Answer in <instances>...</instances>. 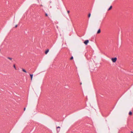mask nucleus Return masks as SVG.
I'll return each instance as SVG.
<instances>
[{
  "label": "nucleus",
  "instance_id": "obj_12",
  "mask_svg": "<svg viewBox=\"0 0 133 133\" xmlns=\"http://www.w3.org/2000/svg\"><path fill=\"white\" fill-rule=\"evenodd\" d=\"M73 58V56H72L71 57V58H70V59L71 60V59H72Z\"/></svg>",
  "mask_w": 133,
  "mask_h": 133
},
{
  "label": "nucleus",
  "instance_id": "obj_4",
  "mask_svg": "<svg viewBox=\"0 0 133 133\" xmlns=\"http://www.w3.org/2000/svg\"><path fill=\"white\" fill-rule=\"evenodd\" d=\"M49 49H48L46 51H45V53L46 54L47 53L49 52Z\"/></svg>",
  "mask_w": 133,
  "mask_h": 133
},
{
  "label": "nucleus",
  "instance_id": "obj_13",
  "mask_svg": "<svg viewBox=\"0 0 133 133\" xmlns=\"http://www.w3.org/2000/svg\"><path fill=\"white\" fill-rule=\"evenodd\" d=\"M59 130H60L59 129H57V131H58L59 132Z\"/></svg>",
  "mask_w": 133,
  "mask_h": 133
},
{
  "label": "nucleus",
  "instance_id": "obj_14",
  "mask_svg": "<svg viewBox=\"0 0 133 133\" xmlns=\"http://www.w3.org/2000/svg\"><path fill=\"white\" fill-rule=\"evenodd\" d=\"M57 129H60V127H57Z\"/></svg>",
  "mask_w": 133,
  "mask_h": 133
},
{
  "label": "nucleus",
  "instance_id": "obj_7",
  "mask_svg": "<svg viewBox=\"0 0 133 133\" xmlns=\"http://www.w3.org/2000/svg\"><path fill=\"white\" fill-rule=\"evenodd\" d=\"M129 115H132V112L131 111H130L129 112Z\"/></svg>",
  "mask_w": 133,
  "mask_h": 133
},
{
  "label": "nucleus",
  "instance_id": "obj_1",
  "mask_svg": "<svg viewBox=\"0 0 133 133\" xmlns=\"http://www.w3.org/2000/svg\"><path fill=\"white\" fill-rule=\"evenodd\" d=\"M117 58L116 57L112 58H111V60L114 63L117 60Z\"/></svg>",
  "mask_w": 133,
  "mask_h": 133
},
{
  "label": "nucleus",
  "instance_id": "obj_16",
  "mask_svg": "<svg viewBox=\"0 0 133 133\" xmlns=\"http://www.w3.org/2000/svg\"><path fill=\"white\" fill-rule=\"evenodd\" d=\"M67 12H68V13L69 14L70 12V11H68Z\"/></svg>",
  "mask_w": 133,
  "mask_h": 133
},
{
  "label": "nucleus",
  "instance_id": "obj_15",
  "mask_svg": "<svg viewBox=\"0 0 133 133\" xmlns=\"http://www.w3.org/2000/svg\"><path fill=\"white\" fill-rule=\"evenodd\" d=\"M45 16H48V14H47L46 13V14H45Z\"/></svg>",
  "mask_w": 133,
  "mask_h": 133
},
{
  "label": "nucleus",
  "instance_id": "obj_3",
  "mask_svg": "<svg viewBox=\"0 0 133 133\" xmlns=\"http://www.w3.org/2000/svg\"><path fill=\"white\" fill-rule=\"evenodd\" d=\"M30 77H31V80H32V77H33V74H30Z\"/></svg>",
  "mask_w": 133,
  "mask_h": 133
},
{
  "label": "nucleus",
  "instance_id": "obj_18",
  "mask_svg": "<svg viewBox=\"0 0 133 133\" xmlns=\"http://www.w3.org/2000/svg\"><path fill=\"white\" fill-rule=\"evenodd\" d=\"M24 111H25V108H24Z\"/></svg>",
  "mask_w": 133,
  "mask_h": 133
},
{
  "label": "nucleus",
  "instance_id": "obj_5",
  "mask_svg": "<svg viewBox=\"0 0 133 133\" xmlns=\"http://www.w3.org/2000/svg\"><path fill=\"white\" fill-rule=\"evenodd\" d=\"M22 70L25 73H26L27 72L26 70L24 69H22Z\"/></svg>",
  "mask_w": 133,
  "mask_h": 133
},
{
  "label": "nucleus",
  "instance_id": "obj_11",
  "mask_svg": "<svg viewBox=\"0 0 133 133\" xmlns=\"http://www.w3.org/2000/svg\"><path fill=\"white\" fill-rule=\"evenodd\" d=\"M90 16H91V14L90 13H89V15H88V17L89 18L90 17Z\"/></svg>",
  "mask_w": 133,
  "mask_h": 133
},
{
  "label": "nucleus",
  "instance_id": "obj_10",
  "mask_svg": "<svg viewBox=\"0 0 133 133\" xmlns=\"http://www.w3.org/2000/svg\"><path fill=\"white\" fill-rule=\"evenodd\" d=\"M7 58L8 59H9L10 60H11L12 59V58H10V57H8Z\"/></svg>",
  "mask_w": 133,
  "mask_h": 133
},
{
  "label": "nucleus",
  "instance_id": "obj_9",
  "mask_svg": "<svg viewBox=\"0 0 133 133\" xmlns=\"http://www.w3.org/2000/svg\"><path fill=\"white\" fill-rule=\"evenodd\" d=\"M13 66H14V68L15 69V70H16V67L15 66V64H14V65H13Z\"/></svg>",
  "mask_w": 133,
  "mask_h": 133
},
{
  "label": "nucleus",
  "instance_id": "obj_19",
  "mask_svg": "<svg viewBox=\"0 0 133 133\" xmlns=\"http://www.w3.org/2000/svg\"><path fill=\"white\" fill-rule=\"evenodd\" d=\"M131 133H133V132H132V131H131Z\"/></svg>",
  "mask_w": 133,
  "mask_h": 133
},
{
  "label": "nucleus",
  "instance_id": "obj_17",
  "mask_svg": "<svg viewBox=\"0 0 133 133\" xmlns=\"http://www.w3.org/2000/svg\"><path fill=\"white\" fill-rule=\"evenodd\" d=\"M17 25H15V28H16V27H17Z\"/></svg>",
  "mask_w": 133,
  "mask_h": 133
},
{
  "label": "nucleus",
  "instance_id": "obj_2",
  "mask_svg": "<svg viewBox=\"0 0 133 133\" xmlns=\"http://www.w3.org/2000/svg\"><path fill=\"white\" fill-rule=\"evenodd\" d=\"M89 41L88 40H85L84 42V43L86 45H87V44L88 43Z\"/></svg>",
  "mask_w": 133,
  "mask_h": 133
},
{
  "label": "nucleus",
  "instance_id": "obj_6",
  "mask_svg": "<svg viewBox=\"0 0 133 133\" xmlns=\"http://www.w3.org/2000/svg\"><path fill=\"white\" fill-rule=\"evenodd\" d=\"M100 32H101V30H100V29H98V30L97 31V33L99 34V33H100Z\"/></svg>",
  "mask_w": 133,
  "mask_h": 133
},
{
  "label": "nucleus",
  "instance_id": "obj_8",
  "mask_svg": "<svg viewBox=\"0 0 133 133\" xmlns=\"http://www.w3.org/2000/svg\"><path fill=\"white\" fill-rule=\"evenodd\" d=\"M112 8V6H110V7H109V9H108V10L109 11V10H110Z\"/></svg>",
  "mask_w": 133,
  "mask_h": 133
}]
</instances>
